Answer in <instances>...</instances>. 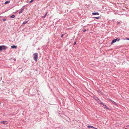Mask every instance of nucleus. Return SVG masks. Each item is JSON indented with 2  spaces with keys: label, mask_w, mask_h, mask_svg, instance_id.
Masks as SVG:
<instances>
[{
  "label": "nucleus",
  "mask_w": 129,
  "mask_h": 129,
  "mask_svg": "<svg viewBox=\"0 0 129 129\" xmlns=\"http://www.w3.org/2000/svg\"><path fill=\"white\" fill-rule=\"evenodd\" d=\"M38 57V54L37 53H35L34 54V59L36 61H37Z\"/></svg>",
  "instance_id": "obj_1"
},
{
  "label": "nucleus",
  "mask_w": 129,
  "mask_h": 129,
  "mask_svg": "<svg viewBox=\"0 0 129 129\" xmlns=\"http://www.w3.org/2000/svg\"><path fill=\"white\" fill-rule=\"evenodd\" d=\"M120 40V39L118 38H117L115 39L112 40V42L111 43V44H112L113 43L115 42L116 41H119Z\"/></svg>",
  "instance_id": "obj_2"
},
{
  "label": "nucleus",
  "mask_w": 129,
  "mask_h": 129,
  "mask_svg": "<svg viewBox=\"0 0 129 129\" xmlns=\"http://www.w3.org/2000/svg\"><path fill=\"white\" fill-rule=\"evenodd\" d=\"M92 98H93L96 101H98L99 99L95 96L94 95L92 96Z\"/></svg>",
  "instance_id": "obj_3"
},
{
  "label": "nucleus",
  "mask_w": 129,
  "mask_h": 129,
  "mask_svg": "<svg viewBox=\"0 0 129 129\" xmlns=\"http://www.w3.org/2000/svg\"><path fill=\"white\" fill-rule=\"evenodd\" d=\"M2 50L6 49L7 47L4 46H2Z\"/></svg>",
  "instance_id": "obj_4"
},
{
  "label": "nucleus",
  "mask_w": 129,
  "mask_h": 129,
  "mask_svg": "<svg viewBox=\"0 0 129 129\" xmlns=\"http://www.w3.org/2000/svg\"><path fill=\"white\" fill-rule=\"evenodd\" d=\"M1 123L4 124H8V123L6 122V121H2L0 122Z\"/></svg>",
  "instance_id": "obj_5"
},
{
  "label": "nucleus",
  "mask_w": 129,
  "mask_h": 129,
  "mask_svg": "<svg viewBox=\"0 0 129 129\" xmlns=\"http://www.w3.org/2000/svg\"><path fill=\"white\" fill-rule=\"evenodd\" d=\"M92 15H99V13L98 12H93L92 13Z\"/></svg>",
  "instance_id": "obj_6"
},
{
  "label": "nucleus",
  "mask_w": 129,
  "mask_h": 129,
  "mask_svg": "<svg viewBox=\"0 0 129 129\" xmlns=\"http://www.w3.org/2000/svg\"><path fill=\"white\" fill-rule=\"evenodd\" d=\"M17 47V46H15V45H13L12 46H11V48H16Z\"/></svg>",
  "instance_id": "obj_7"
},
{
  "label": "nucleus",
  "mask_w": 129,
  "mask_h": 129,
  "mask_svg": "<svg viewBox=\"0 0 129 129\" xmlns=\"http://www.w3.org/2000/svg\"><path fill=\"white\" fill-rule=\"evenodd\" d=\"M23 10H24V9H21L19 12V13L20 14H21V13H22V12H23Z\"/></svg>",
  "instance_id": "obj_8"
},
{
  "label": "nucleus",
  "mask_w": 129,
  "mask_h": 129,
  "mask_svg": "<svg viewBox=\"0 0 129 129\" xmlns=\"http://www.w3.org/2000/svg\"><path fill=\"white\" fill-rule=\"evenodd\" d=\"M87 127L88 128H94V127L91 125H88Z\"/></svg>",
  "instance_id": "obj_9"
},
{
  "label": "nucleus",
  "mask_w": 129,
  "mask_h": 129,
  "mask_svg": "<svg viewBox=\"0 0 129 129\" xmlns=\"http://www.w3.org/2000/svg\"><path fill=\"white\" fill-rule=\"evenodd\" d=\"M10 1H7L4 4H7L10 3Z\"/></svg>",
  "instance_id": "obj_10"
},
{
  "label": "nucleus",
  "mask_w": 129,
  "mask_h": 129,
  "mask_svg": "<svg viewBox=\"0 0 129 129\" xmlns=\"http://www.w3.org/2000/svg\"><path fill=\"white\" fill-rule=\"evenodd\" d=\"M15 16L14 15H12L10 16V17L11 18H14L15 17Z\"/></svg>",
  "instance_id": "obj_11"
},
{
  "label": "nucleus",
  "mask_w": 129,
  "mask_h": 129,
  "mask_svg": "<svg viewBox=\"0 0 129 129\" xmlns=\"http://www.w3.org/2000/svg\"><path fill=\"white\" fill-rule=\"evenodd\" d=\"M28 21H24L23 23V24H26L28 22Z\"/></svg>",
  "instance_id": "obj_12"
},
{
  "label": "nucleus",
  "mask_w": 129,
  "mask_h": 129,
  "mask_svg": "<svg viewBox=\"0 0 129 129\" xmlns=\"http://www.w3.org/2000/svg\"><path fill=\"white\" fill-rule=\"evenodd\" d=\"M94 18H95V19H99L100 18H101V17H94Z\"/></svg>",
  "instance_id": "obj_13"
},
{
  "label": "nucleus",
  "mask_w": 129,
  "mask_h": 129,
  "mask_svg": "<svg viewBox=\"0 0 129 129\" xmlns=\"http://www.w3.org/2000/svg\"><path fill=\"white\" fill-rule=\"evenodd\" d=\"M112 102L115 105H117V104L115 102H114V101H112Z\"/></svg>",
  "instance_id": "obj_14"
},
{
  "label": "nucleus",
  "mask_w": 129,
  "mask_h": 129,
  "mask_svg": "<svg viewBox=\"0 0 129 129\" xmlns=\"http://www.w3.org/2000/svg\"><path fill=\"white\" fill-rule=\"evenodd\" d=\"M97 101V103L98 104H99L100 102H101L100 100H99H99H98V101Z\"/></svg>",
  "instance_id": "obj_15"
},
{
  "label": "nucleus",
  "mask_w": 129,
  "mask_h": 129,
  "mask_svg": "<svg viewBox=\"0 0 129 129\" xmlns=\"http://www.w3.org/2000/svg\"><path fill=\"white\" fill-rule=\"evenodd\" d=\"M106 108V109H109L108 108V107H107V106L106 105H105V107H104Z\"/></svg>",
  "instance_id": "obj_16"
},
{
  "label": "nucleus",
  "mask_w": 129,
  "mask_h": 129,
  "mask_svg": "<svg viewBox=\"0 0 129 129\" xmlns=\"http://www.w3.org/2000/svg\"><path fill=\"white\" fill-rule=\"evenodd\" d=\"M47 13H47H47L46 14H45V16H44V18H45V17H46V15L47 14Z\"/></svg>",
  "instance_id": "obj_17"
},
{
  "label": "nucleus",
  "mask_w": 129,
  "mask_h": 129,
  "mask_svg": "<svg viewBox=\"0 0 129 129\" xmlns=\"http://www.w3.org/2000/svg\"><path fill=\"white\" fill-rule=\"evenodd\" d=\"M2 50V46H0V51Z\"/></svg>",
  "instance_id": "obj_18"
},
{
  "label": "nucleus",
  "mask_w": 129,
  "mask_h": 129,
  "mask_svg": "<svg viewBox=\"0 0 129 129\" xmlns=\"http://www.w3.org/2000/svg\"><path fill=\"white\" fill-rule=\"evenodd\" d=\"M34 1V0H31L30 2V3H32V2H33Z\"/></svg>",
  "instance_id": "obj_19"
},
{
  "label": "nucleus",
  "mask_w": 129,
  "mask_h": 129,
  "mask_svg": "<svg viewBox=\"0 0 129 129\" xmlns=\"http://www.w3.org/2000/svg\"><path fill=\"white\" fill-rule=\"evenodd\" d=\"M76 41H75L74 43V45H75L76 44Z\"/></svg>",
  "instance_id": "obj_20"
},
{
  "label": "nucleus",
  "mask_w": 129,
  "mask_h": 129,
  "mask_svg": "<svg viewBox=\"0 0 129 129\" xmlns=\"http://www.w3.org/2000/svg\"><path fill=\"white\" fill-rule=\"evenodd\" d=\"M103 103L102 102H100L99 104H101L102 105Z\"/></svg>",
  "instance_id": "obj_21"
},
{
  "label": "nucleus",
  "mask_w": 129,
  "mask_h": 129,
  "mask_svg": "<svg viewBox=\"0 0 129 129\" xmlns=\"http://www.w3.org/2000/svg\"><path fill=\"white\" fill-rule=\"evenodd\" d=\"M102 105L104 107H105V104L104 103H103Z\"/></svg>",
  "instance_id": "obj_22"
},
{
  "label": "nucleus",
  "mask_w": 129,
  "mask_h": 129,
  "mask_svg": "<svg viewBox=\"0 0 129 129\" xmlns=\"http://www.w3.org/2000/svg\"><path fill=\"white\" fill-rule=\"evenodd\" d=\"M86 31V29L84 30H83V32H85Z\"/></svg>",
  "instance_id": "obj_23"
},
{
  "label": "nucleus",
  "mask_w": 129,
  "mask_h": 129,
  "mask_svg": "<svg viewBox=\"0 0 129 129\" xmlns=\"http://www.w3.org/2000/svg\"><path fill=\"white\" fill-rule=\"evenodd\" d=\"M3 21H5L6 20V19H3Z\"/></svg>",
  "instance_id": "obj_24"
},
{
  "label": "nucleus",
  "mask_w": 129,
  "mask_h": 129,
  "mask_svg": "<svg viewBox=\"0 0 129 129\" xmlns=\"http://www.w3.org/2000/svg\"><path fill=\"white\" fill-rule=\"evenodd\" d=\"M126 39L127 40H129V38H126Z\"/></svg>",
  "instance_id": "obj_25"
},
{
  "label": "nucleus",
  "mask_w": 129,
  "mask_h": 129,
  "mask_svg": "<svg viewBox=\"0 0 129 129\" xmlns=\"http://www.w3.org/2000/svg\"><path fill=\"white\" fill-rule=\"evenodd\" d=\"M63 34H62V35H61V37H62H62H63Z\"/></svg>",
  "instance_id": "obj_26"
},
{
  "label": "nucleus",
  "mask_w": 129,
  "mask_h": 129,
  "mask_svg": "<svg viewBox=\"0 0 129 129\" xmlns=\"http://www.w3.org/2000/svg\"><path fill=\"white\" fill-rule=\"evenodd\" d=\"M109 100L110 101H111L112 102V100H111V99H109Z\"/></svg>",
  "instance_id": "obj_27"
},
{
  "label": "nucleus",
  "mask_w": 129,
  "mask_h": 129,
  "mask_svg": "<svg viewBox=\"0 0 129 129\" xmlns=\"http://www.w3.org/2000/svg\"><path fill=\"white\" fill-rule=\"evenodd\" d=\"M94 129H97V128H96V127H94Z\"/></svg>",
  "instance_id": "obj_28"
},
{
  "label": "nucleus",
  "mask_w": 129,
  "mask_h": 129,
  "mask_svg": "<svg viewBox=\"0 0 129 129\" xmlns=\"http://www.w3.org/2000/svg\"><path fill=\"white\" fill-rule=\"evenodd\" d=\"M127 126H129V125H127L126 126V127H127Z\"/></svg>",
  "instance_id": "obj_29"
},
{
  "label": "nucleus",
  "mask_w": 129,
  "mask_h": 129,
  "mask_svg": "<svg viewBox=\"0 0 129 129\" xmlns=\"http://www.w3.org/2000/svg\"><path fill=\"white\" fill-rule=\"evenodd\" d=\"M119 23V22H118V23Z\"/></svg>",
  "instance_id": "obj_30"
},
{
  "label": "nucleus",
  "mask_w": 129,
  "mask_h": 129,
  "mask_svg": "<svg viewBox=\"0 0 129 129\" xmlns=\"http://www.w3.org/2000/svg\"><path fill=\"white\" fill-rule=\"evenodd\" d=\"M85 27V26L84 27H84Z\"/></svg>",
  "instance_id": "obj_31"
},
{
  "label": "nucleus",
  "mask_w": 129,
  "mask_h": 129,
  "mask_svg": "<svg viewBox=\"0 0 129 129\" xmlns=\"http://www.w3.org/2000/svg\"><path fill=\"white\" fill-rule=\"evenodd\" d=\"M1 17V16H0V17Z\"/></svg>",
  "instance_id": "obj_32"
}]
</instances>
